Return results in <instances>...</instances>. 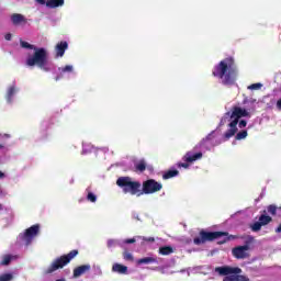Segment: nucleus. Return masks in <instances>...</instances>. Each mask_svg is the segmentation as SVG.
<instances>
[{"instance_id": "nucleus-1", "label": "nucleus", "mask_w": 281, "mask_h": 281, "mask_svg": "<svg viewBox=\"0 0 281 281\" xmlns=\"http://www.w3.org/2000/svg\"><path fill=\"white\" fill-rule=\"evenodd\" d=\"M212 76H214V78H220V80H222V85L225 87H233V85H236V79L238 78L236 60H234L233 57L224 58L214 66Z\"/></svg>"}, {"instance_id": "nucleus-2", "label": "nucleus", "mask_w": 281, "mask_h": 281, "mask_svg": "<svg viewBox=\"0 0 281 281\" xmlns=\"http://www.w3.org/2000/svg\"><path fill=\"white\" fill-rule=\"evenodd\" d=\"M236 236L229 235L227 232H207L200 231L199 237L193 239L194 245H205V243H212V240H217V245H225L229 240H234Z\"/></svg>"}, {"instance_id": "nucleus-3", "label": "nucleus", "mask_w": 281, "mask_h": 281, "mask_svg": "<svg viewBox=\"0 0 281 281\" xmlns=\"http://www.w3.org/2000/svg\"><path fill=\"white\" fill-rule=\"evenodd\" d=\"M48 60L49 56L47 54V49L44 47H36L34 48L33 55L26 58V65L27 67H38L42 71H49L50 69L47 66Z\"/></svg>"}, {"instance_id": "nucleus-4", "label": "nucleus", "mask_w": 281, "mask_h": 281, "mask_svg": "<svg viewBox=\"0 0 281 281\" xmlns=\"http://www.w3.org/2000/svg\"><path fill=\"white\" fill-rule=\"evenodd\" d=\"M116 186L121 188L124 194H132V196H142V182L133 180V178L125 176L116 180Z\"/></svg>"}, {"instance_id": "nucleus-5", "label": "nucleus", "mask_w": 281, "mask_h": 281, "mask_svg": "<svg viewBox=\"0 0 281 281\" xmlns=\"http://www.w3.org/2000/svg\"><path fill=\"white\" fill-rule=\"evenodd\" d=\"M240 117H249V113L247 110L240 108V106H234L233 111L231 113V120H233L228 126L229 130L224 133L225 139H232L236 133H238V122L240 121Z\"/></svg>"}, {"instance_id": "nucleus-6", "label": "nucleus", "mask_w": 281, "mask_h": 281, "mask_svg": "<svg viewBox=\"0 0 281 281\" xmlns=\"http://www.w3.org/2000/svg\"><path fill=\"white\" fill-rule=\"evenodd\" d=\"M79 251L78 249L70 250L67 255H63L58 258H56L50 266L44 270L45 276H49V273H54V271H58V269H63L64 267H67L76 256H78Z\"/></svg>"}, {"instance_id": "nucleus-7", "label": "nucleus", "mask_w": 281, "mask_h": 281, "mask_svg": "<svg viewBox=\"0 0 281 281\" xmlns=\"http://www.w3.org/2000/svg\"><path fill=\"white\" fill-rule=\"evenodd\" d=\"M215 273L218 276H235V281H249V277L243 276V269L232 266H222L215 268Z\"/></svg>"}, {"instance_id": "nucleus-8", "label": "nucleus", "mask_w": 281, "mask_h": 281, "mask_svg": "<svg viewBox=\"0 0 281 281\" xmlns=\"http://www.w3.org/2000/svg\"><path fill=\"white\" fill-rule=\"evenodd\" d=\"M254 240H255L254 236H248L246 238L244 246H237L233 248L232 255L234 256V258H236L237 260H245V258H249V252L247 251H249V245H251Z\"/></svg>"}, {"instance_id": "nucleus-9", "label": "nucleus", "mask_w": 281, "mask_h": 281, "mask_svg": "<svg viewBox=\"0 0 281 281\" xmlns=\"http://www.w3.org/2000/svg\"><path fill=\"white\" fill-rule=\"evenodd\" d=\"M140 188H143L140 190L143 194H155L156 192H161V190L164 189V184L155 179H148L143 182Z\"/></svg>"}, {"instance_id": "nucleus-10", "label": "nucleus", "mask_w": 281, "mask_h": 281, "mask_svg": "<svg viewBox=\"0 0 281 281\" xmlns=\"http://www.w3.org/2000/svg\"><path fill=\"white\" fill-rule=\"evenodd\" d=\"M38 232H41V225L35 224L26 228L24 233L20 234L19 238L27 246L32 244V240H34L36 236H38Z\"/></svg>"}, {"instance_id": "nucleus-11", "label": "nucleus", "mask_w": 281, "mask_h": 281, "mask_svg": "<svg viewBox=\"0 0 281 281\" xmlns=\"http://www.w3.org/2000/svg\"><path fill=\"white\" fill-rule=\"evenodd\" d=\"M199 159H203V153H192V151H187L186 155L183 156V161H187V164H194V161H199Z\"/></svg>"}, {"instance_id": "nucleus-12", "label": "nucleus", "mask_w": 281, "mask_h": 281, "mask_svg": "<svg viewBox=\"0 0 281 281\" xmlns=\"http://www.w3.org/2000/svg\"><path fill=\"white\" fill-rule=\"evenodd\" d=\"M68 47H69V44L67 42H59L55 47L56 58H63Z\"/></svg>"}, {"instance_id": "nucleus-13", "label": "nucleus", "mask_w": 281, "mask_h": 281, "mask_svg": "<svg viewBox=\"0 0 281 281\" xmlns=\"http://www.w3.org/2000/svg\"><path fill=\"white\" fill-rule=\"evenodd\" d=\"M88 271H91V265H82L74 269V278H80L85 276Z\"/></svg>"}, {"instance_id": "nucleus-14", "label": "nucleus", "mask_w": 281, "mask_h": 281, "mask_svg": "<svg viewBox=\"0 0 281 281\" xmlns=\"http://www.w3.org/2000/svg\"><path fill=\"white\" fill-rule=\"evenodd\" d=\"M112 271L114 273H120L121 276H126L128 273V267H126L122 263H114L112 266Z\"/></svg>"}, {"instance_id": "nucleus-15", "label": "nucleus", "mask_w": 281, "mask_h": 281, "mask_svg": "<svg viewBox=\"0 0 281 281\" xmlns=\"http://www.w3.org/2000/svg\"><path fill=\"white\" fill-rule=\"evenodd\" d=\"M11 21H12L13 25H21V23H24V24L27 23V20L21 13H13L11 15Z\"/></svg>"}, {"instance_id": "nucleus-16", "label": "nucleus", "mask_w": 281, "mask_h": 281, "mask_svg": "<svg viewBox=\"0 0 281 281\" xmlns=\"http://www.w3.org/2000/svg\"><path fill=\"white\" fill-rule=\"evenodd\" d=\"M136 265H159L157 257H144L136 261Z\"/></svg>"}, {"instance_id": "nucleus-17", "label": "nucleus", "mask_w": 281, "mask_h": 281, "mask_svg": "<svg viewBox=\"0 0 281 281\" xmlns=\"http://www.w3.org/2000/svg\"><path fill=\"white\" fill-rule=\"evenodd\" d=\"M61 5H65V0H47L46 1V8H60Z\"/></svg>"}, {"instance_id": "nucleus-18", "label": "nucleus", "mask_w": 281, "mask_h": 281, "mask_svg": "<svg viewBox=\"0 0 281 281\" xmlns=\"http://www.w3.org/2000/svg\"><path fill=\"white\" fill-rule=\"evenodd\" d=\"M158 254L160 256H170V254H175V249L171 246H162L159 248Z\"/></svg>"}, {"instance_id": "nucleus-19", "label": "nucleus", "mask_w": 281, "mask_h": 281, "mask_svg": "<svg viewBox=\"0 0 281 281\" xmlns=\"http://www.w3.org/2000/svg\"><path fill=\"white\" fill-rule=\"evenodd\" d=\"M146 166H147L146 160H144V159L138 160L135 164L136 172H144V171H146Z\"/></svg>"}, {"instance_id": "nucleus-20", "label": "nucleus", "mask_w": 281, "mask_h": 281, "mask_svg": "<svg viewBox=\"0 0 281 281\" xmlns=\"http://www.w3.org/2000/svg\"><path fill=\"white\" fill-rule=\"evenodd\" d=\"M178 176H179V170L171 169V170L166 171L162 175V179L168 180V179H172L173 177H178Z\"/></svg>"}, {"instance_id": "nucleus-21", "label": "nucleus", "mask_w": 281, "mask_h": 281, "mask_svg": "<svg viewBox=\"0 0 281 281\" xmlns=\"http://www.w3.org/2000/svg\"><path fill=\"white\" fill-rule=\"evenodd\" d=\"M16 93V88L14 86L10 87L7 92V101L9 103L12 102V98H14V94Z\"/></svg>"}, {"instance_id": "nucleus-22", "label": "nucleus", "mask_w": 281, "mask_h": 281, "mask_svg": "<svg viewBox=\"0 0 281 281\" xmlns=\"http://www.w3.org/2000/svg\"><path fill=\"white\" fill-rule=\"evenodd\" d=\"M271 221H273V218L269 215H265V214H261L259 216V222L265 226V225H269V223H271Z\"/></svg>"}, {"instance_id": "nucleus-23", "label": "nucleus", "mask_w": 281, "mask_h": 281, "mask_svg": "<svg viewBox=\"0 0 281 281\" xmlns=\"http://www.w3.org/2000/svg\"><path fill=\"white\" fill-rule=\"evenodd\" d=\"M123 260H126L127 262H133V260H135V257H133V254L125 250L123 251Z\"/></svg>"}, {"instance_id": "nucleus-24", "label": "nucleus", "mask_w": 281, "mask_h": 281, "mask_svg": "<svg viewBox=\"0 0 281 281\" xmlns=\"http://www.w3.org/2000/svg\"><path fill=\"white\" fill-rule=\"evenodd\" d=\"M20 45L21 47H23V49H36V46L25 42V41H20Z\"/></svg>"}, {"instance_id": "nucleus-25", "label": "nucleus", "mask_w": 281, "mask_h": 281, "mask_svg": "<svg viewBox=\"0 0 281 281\" xmlns=\"http://www.w3.org/2000/svg\"><path fill=\"white\" fill-rule=\"evenodd\" d=\"M10 262H12V256L10 255H5L2 259V261L0 262V265L2 267H7L8 265H10Z\"/></svg>"}, {"instance_id": "nucleus-26", "label": "nucleus", "mask_w": 281, "mask_h": 281, "mask_svg": "<svg viewBox=\"0 0 281 281\" xmlns=\"http://www.w3.org/2000/svg\"><path fill=\"white\" fill-rule=\"evenodd\" d=\"M267 210L271 216H276L278 214V206H276V204H270Z\"/></svg>"}, {"instance_id": "nucleus-27", "label": "nucleus", "mask_w": 281, "mask_h": 281, "mask_svg": "<svg viewBox=\"0 0 281 281\" xmlns=\"http://www.w3.org/2000/svg\"><path fill=\"white\" fill-rule=\"evenodd\" d=\"M87 201H90V203H95V201H98V195L89 191L87 194Z\"/></svg>"}, {"instance_id": "nucleus-28", "label": "nucleus", "mask_w": 281, "mask_h": 281, "mask_svg": "<svg viewBox=\"0 0 281 281\" xmlns=\"http://www.w3.org/2000/svg\"><path fill=\"white\" fill-rule=\"evenodd\" d=\"M263 225L260 222H255L251 226L250 229H252V232H260V229H262Z\"/></svg>"}, {"instance_id": "nucleus-29", "label": "nucleus", "mask_w": 281, "mask_h": 281, "mask_svg": "<svg viewBox=\"0 0 281 281\" xmlns=\"http://www.w3.org/2000/svg\"><path fill=\"white\" fill-rule=\"evenodd\" d=\"M14 276L12 273H4L0 276V281H12Z\"/></svg>"}, {"instance_id": "nucleus-30", "label": "nucleus", "mask_w": 281, "mask_h": 281, "mask_svg": "<svg viewBox=\"0 0 281 281\" xmlns=\"http://www.w3.org/2000/svg\"><path fill=\"white\" fill-rule=\"evenodd\" d=\"M247 137V131L243 130L241 132H238L235 136V139L240 140L245 139Z\"/></svg>"}, {"instance_id": "nucleus-31", "label": "nucleus", "mask_w": 281, "mask_h": 281, "mask_svg": "<svg viewBox=\"0 0 281 281\" xmlns=\"http://www.w3.org/2000/svg\"><path fill=\"white\" fill-rule=\"evenodd\" d=\"M61 74H71V71H74V66L71 65H67L63 68H59Z\"/></svg>"}, {"instance_id": "nucleus-32", "label": "nucleus", "mask_w": 281, "mask_h": 281, "mask_svg": "<svg viewBox=\"0 0 281 281\" xmlns=\"http://www.w3.org/2000/svg\"><path fill=\"white\" fill-rule=\"evenodd\" d=\"M248 89L250 91H258V89H262V83H252V85L248 86Z\"/></svg>"}, {"instance_id": "nucleus-33", "label": "nucleus", "mask_w": 281, "mask_h": 281, "mask_svg": "<svg viewBox=\"0 0 281 281\" xmlns=\"http://www.w3.org/2000/svg\"><path fill=\"white\" fill-rule=\"evenodd\" d=\"M117 245H119V243H117V240H115V239H109V240H108V247H109V249H111V248H113V247H117Z\"/></svg>"}, {"instance_id": "nucleus-34", "label": "nucleus", "mask_w": 281, "mask_h": 281, "mask_svg": "<svg viewBox=\"0 0 281 281\" xmlns=\"http://www.w3.org/2000/svg\"><path fill=\"white\" fill-rule=\"evenodd\" d=\"M223 281H236V274H227L224 277Z\"/></svg>"}, {"instance_id": "nucleus-35", "label": "nucleus", "mask_w": 281, "mask_h": 281, "mask_svg": "<svg viewBox=\"0 0 281 281\" xmlns=\"http://www.w3.org/2000/svg\"><path fill=\"white\" fill-rule=\"evenodd\" d=\"M238 127L239 128H245L246 126H247V121H245V120H241V121H238Z\"/></svg>"}, {"instance_id": "nucleus-36", "label": "nucleus", "mask_w": 281, "mask_h": 281, "mask_svg": "<svg viewBox=\"0 0 281 281\" xmlns=\"http://www.w3.org/2000/svg\"><path fill=\"white\" fill-rule=\"evenodd\" d=\"M178 168H186V169H188V168H190V164H188V162H178Z\"/></svg>"}, {"instance_id": "nucleus-37", "label": "nucleus", "mask_w": 281, "mask_h": 281, "mask_svg": "<svg viewBox=\"0 0 281 281\" xmlns=\"http://www.w3.org/2000/svg\"><path fill=\"white\" fill-rule=\"evenodd\" d=\"M125 245H133V243H136L135 238L125 239Z\"/></svg>"}, {"instance_id": "nucleus-38", "label": "nucleus", "mask_w": 281, "mask_h": 281, "mask_svg": "<svg viewBox=\"0 0 281 281\" xmlns=\"http://www.w3.org/2000/svg\"><path fill=\"white\" fill-rule=\"evenodd\" d=\"M143 240H145L146 243H155V237H144Z\"/></svg>"}, {"instance_id": "nucleus-39", "label": "nucleus", "mask_w": 281, "mask_h": 281, "mask_svg": "<svg viewBox=\"0 0 281 281\" xmlns=\"http://www.w3.org/2000/svg\"><path fill=\"white\" fill-rule=\"evenodd\" d=\"M4 38H5V41H12V34L11 33H7L4 35Z\"/></svg>"}, {"instance_id": "nucleus-40", "label": "nucleus", "mask_w": 281, "mask_h": 281, "mask_svg": "<svg viewBox=\"0 0 281 281\" xmlns=\"http://www.w3.org/2000/svg\"><path fill=\"white\" fill-rule=\"evenodd\" d=\"M205 142H210V136H206L205 138H203L200 143V146H203V144H205Z\"/></svg>"}, {"instance_id": "nucleus-41", "label": "nucleus", "mask_w": 281, "mask_h": 281, "mask_svg": "<svg viewBox=\"0 0 281 281\" xmlns=\"http://www.w3.org/2000/svg\"><path fill=\"white\" fill-rule=\"evenodd\" d=\"M37 3H40L41 5H47V1L45 0H35Z\"/></svg>"}, {"instance_id": "nucleus-42", "label": "nucleus", "mask_w": 281, "mask_h": 281, "mask_svg": "<svg viewBox=\"0 0 281 281\" xmlns=\"http://www.w3.org/2000/svg\"><path fill=\"white\" fill-rule=\"evenodd\" d=\"M276 234H281V223L278 225V227L274 229Z\"/></svg>"}, {"instance_id": "nucleus-43", "label": "nucleus", "mask_w": 281, "mask_h": 281, "mask_svg": "<svg viewBox=\"0 0 281 281\" xmlns=\"http://www.w3.org/2000/svg\"><path fill=\"white\" fill-rule=\"evenodd\" d=\"M277 109L281 111V98L277 101Z\"/></svg>"}, {"instance_id": "nucleus-44", "label": "nucleus", "mask_w": 281, "mask_h": 281, "mask_svg": "<svg viewBox=\"0 0 281 281\" xmlns=\"http://www.w3.org/2000/svg\"><path fill=\"white\" fill-rule=\"evenodd\" d=\"M60 78H63V75H59L55 78L56 82H58V80H60Z\"/></svg>"}, {"instance_id": "nucleus-45", "label": "nucleus", "mask_w": 281, "mask_h": 281, "mask_svg": "<svg viewBox=\"0 0 281 281\" xmlns=\"http://www.w3.org/2000/svg\"><path fill=\"white\" fill-rule=\"evenodd\" d=\"M3 177H5V173H3L2 171H0V179H3Z\"/></svg>"}, {"instance_id": "nucleus-46", "label": "nucleus", "mask_w": 281, "mask_h": 281, "mask_svg": "<svg viewBox=\"0 0 281 281\" xmlns=\"http://www.w3.org/2000/svg\"><path fill=\"white\" fill-rule=\"evenodd\" d=\"M3 210V204H0V212Z\"/></svg>"}, {"instance_id": "nucleus-47", "label": "nucleus", "mask_w": 281, "mask_h": 281, "mask_svg": "<svg viewBox=\"0 0 281 281\" xmlns=\"http://www.w3.org/2000/svg\"><path fill=\"white\" fill-rule=\"evenodd\" d=\"M56 281H66L65 279H57Z\"/></svg>"}, {"instance_id": "nucleus-48", "label": "nucleus", "mask_w": 281, "mask_h": 281, "mask_svg": "<svg viewBox=\"0 0 281 281\" xmlns=\"http://www.w3.org/2000/svg\"><path fill=\"white\" fill-rule=\"evenodd\" d=\"M1 148H4L3 144H0V149H1Z\"/></svg>"}, {"instance_id": "nucleus-49", "label": "nucleus", "mask_w": 281, "mask_h": 281, "mask_svg": "<svg viewBox=\"0 0 281 281\" xmlns=\"http://www.w3.org/2000/svg\"><path fill=\"white\" fill-rule=\"evenodd\" d=\"M4 137H10V135H8V134H4Z\"/></svg>"}, {"instance_id": "nucleus-50", "label": "nucleus", "mask_w": 281, "mask_h": 281, "mask_svg": "<svg viewBox=\"0 0 281 281\" xmlns=\"http://www.w3.org/2000/svg\"><path fill=\"white\" fill-rule=\"evenodd\" d=\"M226 115H229V112H227Z\"/></svg>"}]
</instances>
